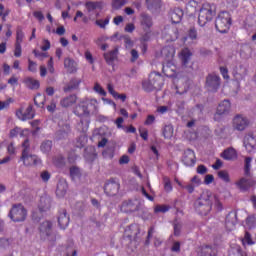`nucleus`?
Returning <instances> with one entry per match:
<instances>
[{
  "label": "nucleus",
  "instance_id": "1",
  "mask_svg": "<svg viewBox=\"0 0 256 256\" xmlns=\"http://www.w3.org/2000/svg\"><path fill=\"white\" fill-rule=\"evenodd\" d=\"M161 54L168 61L166 64H163L162 72L166 77H170L174 79V83H175V79L179 77V73H177V66H175V64L171 62L175 57V49H173L172 47L166 46L162 49Z\"/></svg>",
  "mask_w": 256,
  "mask_h": 256
},
{
  "label": "nucleus",
  "instance_id": "2",
  "mask_svg": "<svg viewBox=\"0 0 256 256\" xmlns=\"http://www.w3.org/2000/svg\"><path fill=\"white\" fill-rule=\"evenodd\" d=\"M213 193L211 190H204L195 202V209L199 215H208L213 209Z\"/></svg>",
  "mask_w": 256,
  "mask_h": 256
},
{
  "label": "nucleus",
  "instance_id": "3",
  "mask_svg": "<svg viewBox=\"0 0 256 256\" xmlns=\"http://www.w3.org/2000/svg\"><path fill=\"white\" fill-rule=\"evenodd\" d=\"M217 14V7L215 4L211 3H204L202 4L199 14H198V25L200 27H205L207 23H210V21H213V17Z\"/></svg>",
  "mask_w": 256,
  "mask_h": 256
},
{
  "label": "nucleus",
  "instance_id": "4",
  "mask_svg": "<svg viewBox=\"0 0 256 256\" xmlns=\"http://www.w3.org/2000/svg\"><path fill=\"white\" fill-rule=\"evenodd\" d=\"M232 19L231 14L227 11H222L218 14L215 20V27L219 33H227L231 29Z\"/></svg>",
  "mask_w": 256,
  "mask_h": 256
},
{
  "label": "nucleus",
  "instance_id": "5",
  "mask_svg": "<svg viewBox=\"0 0 256 256\" xmlns=\"http://www.w3.org/2000/svg\"><path fill=\"white\" fill-rule=\"evenodd\" d=\"M8 217H10L14 223H23V221L27 219V209H25V206L21 203L13 204Z\"/></svg>",
  "mask_w": 256,
  "mask_h": 256
},
{
  "label": "nucleus",
  "instance_id": "6",
  "mask_svg": "<svg viewBox=\"0 0 256 256\" xmlns=\"http://www.w3.org/2000/svg\"><path fill=\"white\" fill-rule=\"evenodd\" d=\"M97 109V100L91 99L90 101H83L77 104L74 108L73 113L77 115V117H89L91 111L89 108Z\"/></svg>",
  "mask_w": 256,
  "mask_h": 256
},
{
  "label": "nucleus",
  "instance_id": "7",
  "mask_svg": "<svg viewBox=\"0 0 256 256\" xmlns=\"http://www.w3.org/2000/svg\"><path fill=\"white\" fill-rule=\"evenodd\" d=\"M119 189H121V184L116 178H111L104 185V192L108 197H115L119 193Z\"/></svg>",
  "mask_w": 256,
  "mask_h": 256
},
{
  "label": "nucleus",
  "instance_id": "8",
  "mask_svg": "<svg viewBox=\"0 0 256 256\" xmlns=\"http://www.w3.org/2000/svg\"><path fill=\"white\" fill-rule=\"evenodd\" d=\"M21 161L25 167H31L33 165H41V159L39 156L35 154H31L30 152H27V150L22 151L21 155Z\"/></svg>",
  "mask_w": 256,
  "mask_h": 256
},
{
  "label": "nucleus",
  "instance_id": "9",
  "mask_svg": "<svg viewBox=\"0 0 256 256\" xmlns=\"http://www.w3.org/2000/svg\"><path fill=\"white\" fill-rule=\"evenodd\" d=\"M232 125L236 131H245L246 128L251 125V121L249 120V118L238 114L233 118Z\"/></svg>",
  "mask_w": 256,
  "mask_h": 256
},
{
  "label": "nucleus",
  "instance_id": "10",
  "mask_svg": "<svg viewBox=\"0 0 256 256\" xmlns=\"http://www.w3.org/2000/svg\"><path fill=\"white\" fill-rule=\"evenodd\" d=\"M206 87L212 93L217 92L219 87H221V77L217 74H209L206 77Z\"/></svg>",
  "mask_w": 256,
  "mask_h": 256
},
{
  "label": "nucleus",
  "instance_id": "11",
  "mask_svg": "<svg viewBox=\"0 0 256 256\" xmlns=\"http://www.w3.org/2000/svg\"><path fill=\"white\" fill-rule=\"evenodd\" d=\"M39 234L40 238L45 240H49L51 235H53V223L51 221H44L39 226Z\"/></svg>",
  "mask_w": 256,
  "mask_h": 256
},
{
  "label": "nucleus",
  "instance_id": "12",
  "mask_svg": "<svg viewBox=\"0 0 256 256\" xmlns=\"http://www.w3.org/2000/svg\"><path fill=\"white\" fill-rule=\"evenodd\" d=\"M192 56H193V53H191V50H189V48L182 49L179 55L180 60L182 61V67L184 69H187L189 67V71L193 69V63H190Z\"/></svg>",
  "mask_w": 256,
  "mask_h": 256
},
{
  "label": "nucleus",
  "instance_id": "13",
  "mask_svg": "<svg viewBox=\"0 0 256 256\" xmlns=\"http://www.w3.org/2000/svg\"><path fill=\"white\" fill-rule=\"evenodd\" d=\"M236 187L240 189V191H249L251 187H255L256 180L255 178H240L237 182H235Z\"/></svg>",
  "mask_w": 256,
  "mask_h": 256
},
{
  "label": "nucleus",
  "instance_id": "14",
  "mask_svg": "<svg viewBox=\"0 0 256 256\" xmlns=\"http://www.w3.org/2000/svg\"><path fill=\"white\" fill-rule=\"evenodd\" d=\"M120 211H122V213H135L139 211V203L135 200H126L122 203Z\"/></svg>",
  "mask_w": 256,
  "mask_h": 256
},
{
  "label": "nucleus",
  "instance_id": "15",
  "mask_svg": "<svg viewBox=\"0 0 256 256\" xmlns=\"http://www.w3.org/2000/svg\"><path fill=\"white\" fill-rule=\"evenodd\" d=\"M141 233V228L138 224H131L125 229V235L130 241H137V237Z\"/></svg>",
  "mask_w": 256,
  "mask_h": 256
},
{
  "label": "nucleus",
  "instance_id": "16",
  "mask_svg": "<svg viewBox=\"0 0 256 256\" xmlns=\"http://www.w3.org/2000/svg\"><path fill=\"white\" fill-rule=\"evenodd\" d=\"M16 117L20 119V121H29L35 117V112H33V106H28L26 111L23 112V108H20L16 111Z\"/></svg>",
  "mask_w": 256,
  "mask_h": 256
},
{
  "label": "nucleus",
  "instance_id": "17",
  "mask_svg": "<svg viewBox=\"0 0 256 256\" xmlns=\"http://www.w3.org/2000/svg\"><path fill=\"white\" fill-rule=\"evenodd\" d=\"M149 77L157 91H161V89H163V85H165L163 75H161L159 72H151Z\"/></svg>",
  "mask_w": 256,
  "mask_h": 256
},
{
  "label": "nucleus",
  "instance_id": "18",
  "mask_svg": "<svg viewBox=\"0 0 256 256\" xmlns=\"http://www.w3.org/2000/svg\"><path fill=\"white\" fill-rule=\"evenodd\" d=\"M243 144L248 153H253L256 147V136L252 133L246 134L243 140Z\"/></svg>",
  "mask_w": 256,
  "mask_h": 256
},
{
  "label": "nucleus",
  "instance_id": "19",
  "mask_svg": "<svg viewBox=\"0 0 256 256\" xmlns=\"http://www.w3.org/2000/svg\"><path fill=\"white\" fill-rule=\"evenodd\" d=\"M69 214H67V210L62 209L59 211V215H58V225L60 227V229H67V227H69Z\"/></svg>",
  "mask_w": 256,
  "mask_h": 256
},
{
  "label": "nucleus",
  "instance_id": "20",
  "mask_svg": "<svg viewBox=\"0 0 256 256\" xmlns=\"http://www.w3.org/2000/svg\"><path fill=\"white\" fill-rule=\"evenodd\" d=\"M237 225V214L229 213L225 219V227L227 231H234L235 226Z\"/></svg>",
  "mask_w": 256,
  "mask_h": 256
},
{
  "label": "nucleus",
  "instance_id": "21",
  "mask_svg": "<svg viewBox=\"0 0 256 256\" xmlns=\"http://www.w3.org/2000/svg\"><path fill=\"white\" fill-rule=\"evenodd\" d=\"M229 111H231V102L224 100L218 105L215 117H217V115H227Z\"/></svg>",
  "mask_w": 256,
  "mask_h": 256
},
{
  "label": "nucleus",
  "instance_id": "22",
  "mask_svg": "<svg viewBox=\"0 0 256 256\" xmlns=\"http://www.w3.org/2000/svg\"><path fill=\"white\" fill-rule=\"evenodd\" d=\"M182 161L186 167H195V152L193 150L185 152Z\"/></svg>",
  "mask_w": 256,
  "mask_h": 256
},
{
  "label": "nucleus",
  "instance_id": "23",
  "mask_svg": "<svg viewBox=\"0 0 256 256\" xmlns=\"http://www.w3.org/2000/svg\"><path fill=\"white\" fill-rule=\"evenodd\" d=\"M119 55V49L115 48L114 50L104 53V59L107 65H111L112 67L115 65V61H117V57Z\"/></svg>",
  "mask_w": 256,
  "mask_h": 256
},
{
  "label": "nucleus",
  "instance_id": "24",
  "mask_svg": "<svg viewBox=\"0 0 256 256\" xmlns=\"http://www.w3.org/2000/svg\"><path fill=\"white\" fill-rule=\"evenodd\" d=\"M38 208L40 213H45L51 209V198L49 196H42L40 198Z\"/></svg>",
  "mask_w": 256,
  "mask_h": 256
},
{
  "label": "nucleus",
  "instance_id": "25",
  "mask_svg": "<svg viewBox=\"0 0 256 256\" xmlns=\"http://www.w3.org/2000/svg\"><path fill=\"white\" fill-rule=\"evenodd\" d=\"M198 255L199 256H217V249L209 245L200 246L198 250Z\"/></svg>",
  "mask_w": 256,
  "mask_h": 256
},
{
  "label": "nucleus",
  "instance_id": "26",
  "mask_svg": "<svg viewBox=\"0 0 256 256\" xmlns=\"http://www.w3.org/2000/svg\"><path fill=\"white\" fill-rule=\"evenodd\" d=\"M183 15V10L181 8H174L170 11V19L174 24L181 23Z\"/></svg>",
  "mask_w": 256,
  "mask_h": 256
},
{
  "label": "nucleus",
  "instance_id": "27",
  "mask_svg": "<svg viewBox=\"0 0 256 256\" xmlns=\"http://www.w3.org/2000/svg\"><path fill=\"white\" fill-rule=\"evenodd\" d=\"M140 25L144 31H149L153 27V19L147 14H141Z\"/></svg>",
  "mask_w": 256,
  "mask_h": 256
},
{
  "label": "nucleus",
  "instance_id": "28",
  "mask_svg": "<svg viewBox=\"0 0 256 256\" xmlns=\"http://www.w3.org/2000/svg\"><path fill=\"white\" fill-rule=\"evenodd\" d=\"M221 157L225 161H233V159H237V151L235 148H228L222 152Z\"/></svg>",
  "mask_w": 256,
  "mask_h": 256
},
{
  "label": "nucleus",
  "instance_id": "29",
  "mask_svg": "<svg viewBox=\"0 0 256 256\" xmlns=\"http://www.w3.org/2000/svg\"><path fill=\"white\" fill-rule=\"evenodd\" d=\"M64 67L68 73H77V62L71 58L64 59Z\"/></svg>",
  "mask_w": 256,
  "mask_h": 256
},
{
  "label": "nucleus",
  "instance_id": "30",
  "mask_svg": "<svg viewBox=\"0 0 256 256\" xmlns=\"http://www.w3.org/2000/svg\"><path fill=\"white\" fill-rule=\"evenodd\" d=\"M24 84L28 89H31V90H36V89H39V87H41V83L39 82V80L34 79L32 77H27L24 80Z\"/></svg>",
  "mask_w": 256,
  "mask_h": 256
},
{
  "label": "nucleus",
  "instance_id": "31",
  "mask_svg": "<svg viewBox=\"0 0 256 256\" xmlns=\"http://www.w3.org/2000/svg\"><path fill=\"white\" fill-rule=\"evenodd\" d=\"M81 85V79L72 78L67 86L64 87V93H69V91H73L75 89H79Z\"/></svg>",
  "mask_w": 256,
  "mask_h": 256
},
{
  "label": "nucleus",
  "instance_id": "32",
  "mask_svg": "<svg viewBox=\"0 0 256 256\" xmlns=\"http://www.w3.org/2000/svg\"><path fill=\"white\" fill-rule=\"evenodd\" d=\"M69 133H71V126H69V124H65L62 130L56 132V139L58 141H61V139H67Z\"/></svg>",
  "mask_w": 256,
  "mask_h": 256
},
{
  "label": "nucleus",
  "instance_id": "33",
  "mask_svg": "<svg viewBox=\"0 0 256 256\" xmlns=\"http://www.w3.org/2000/svg\"><path fill=\"white\" fill-rule=\"evenodd\" d=\"M76 103H77L76 95L67 96L60 101L61 107H71L72 105H75Z\"/></svg>",
  "mask_w": 256,
  "mask_h": 256
},
{
  "label": "nucleus",
  "instance_id": "34",
  "mask_svg": "<svg viewBox=\"0 0 256 256\" xmlns=\"http://www.w3.org/2000/svg\"><path fill=\"white\" fill-rule=\"evenodd\" d=\"M85 7L88 11V13H93V11H95V9H103V2L102 1H89L86 2Z\"/></svg>",
  "mask_w": 256,
  "mask_h": 256
},
{
  "label": "nucleus",
  "instance_id": "35",
  "mask_svg": "<svg viewBox=\"0 0 256 256\" xmlns=\"http://www.w3.org/2000/svg\"><path fill=\"white\" fill-rule=\"evenodd\" d=\"M142 89L146 91V93H151V91H157V88L151 81V77L149 76L147 80L142 81Z\"/></svg>",
  "mask_w": 256,
  "mask_h": 256
},
{
  "label": "nucleus",
  "instance_id": "36",
  "mask_svg": "<svg viewBox=\"0 0 256 256\" xmlns=\"http://www.w3.org/2000/svg\"><path fill=\"white\" fill-rule=\"evenodd\" d=\"M142 89L146 91V93H151V91H157V88L151 81V77L149 76L147 80L142 81Z\"/></svg>",
  "mask_w": 256,
  "mask_h": 256
},
{
  "label": "nucleus",
  "instance_id": "37",
  "mask_svg": "<svg viewBox=\"0 0 256 256\" xmlns=\"http://www.w3.org/2000/svg\"><path fill=\"white\" fill-rule=\"evenodd\" d=\"M228 256H247V252L243 251L241 246H234L229 249Z\"/></svg>",
  "mask_w": 256,
  "mask_h": 256
},
{
  "label": "nucleus",
  "instance_id": "38",
  "mask_svg": "<svg viewBox=\"0 0 256 256\" xmlns=\"http://www.w3.org/2000/svg\"><path fill=\"white\" fill-rule=\"evenodd\" d=\"M251 161L253 158L246 157L244 162V175L245 177H251Z\"/></svg>",
  "mask_w": 256,
  "mask_h": 256
},
{
  "label": "nucleus",
  "instance_id": "39",
  "mask_svg": "<svg viewBox=\"0 0 256 256\" xmlns=\"http://www.w3.org/2000/svg\"><path fill=\"white\" fill-rule=\"evenodd\" d=\"M45 101H46V98H45V95L43 94H37L34 97V105H36V107H40V108L45 107Z\"/></svg>",
  "mask_w": 256,
  "mask_h": 256
},
{
  "label": "nucleus",
  "instance_id": "40",
  "mask_svg": "<svg viewBox=\"0 0 256 256\" xmlns=\"http://www.w3.org/2000/svg\"><path fill=\"white\" fill-rule=\"evenodd\" d=\"M67 194V184L59 183L56 188L57 197H65Z\"/></svg>",
  "mask_w": 256,
  "mask_h": 256
},
{
  "label": "nucleus",
  "instance_id": "41",
  "mask_svg": "<svg viewBox=\"0 0 256 256\" xmlns=\"http://www.w3.org/2000/svg\"><path fill=\"white\" fill-rule=\"evenodd\" d=\"M53 148V142L51 140H45L40 146L42 153H49Z\"/></svg>",
  "mask_w": 256,
  "mask_h": 256
},
{
  "label": "nucleus",
  "instance_id": "42",
  "mask_svg": "<svg viewBox=\"0 0 256 256\" xmlns=\"http://www.w3.org/2000/svg\"><path fill=\"white\" fill-rule=\"evenodd\" d=\"M23 39H25V33H23V28L21 26H18L16 28V44L21 45L23 43Z\"/></svg>",
  "mask_w": 256,
  "mask_h": 256
},
{
  "label": "nucleus",
  "instance_id": "43",
  "mask_svg": "<svg viewBox=\"0 0 256 256\" xmlns=\"http://www.w3.org/2000/svg\"><path fill=\"white\" fill-rule=\"evenodd\" d=\"M53 163L55 167L62 168L65 165V158L61 154L56 155L53 158Z\"/></svg>",
  "mask_w": 256,
  "mask_h": 256
},
{
  "label": "nucleus",
  "instance_id": "44",
  "mask_svg": "<svg viewBox=\"0 0 256 256\" xmlns=\"http://www.w3.org/2000/svg\"><path fill=\"white\" fill-rule=\"evenodd\" d=\"M148 9H159L161 7V0H146Z\"/></svg>",
  "mask_w": 256,
  "mask_h": 256
},
{
  "label": "nucleus",
  "instance_id": "45",
  "mask_svg": "<svg viewBox=\"0 0 256 256\" xmlns=\"http://www.w3.org/2000/svg\"><path fill=\"white\" fill-rule=\"evenodd\" d=\"M218 177H219V179L224 181V183H230L231 182V178H230L229 172H227V170H220L218 172Z\"/></svg>",
  "mask_w": 256,
  "mask_h": 256
},
{
  "label": "nucleus",
  "instance_id": "46",
  "mask_svg": "<svg viewBox=\"0 0 256 256\" xmlns=\"http://www.w3.org/2000/svg\"><path fill=\"white\" fill-rule=\"evenodd\" d=\"M70 177L72 179H79L81 177V170L77 166L70 167Z\"/></svg>",
  "mask_w": 256,
  "mask_h": 256
},
{
  "label": "nucleus",
  "instance_id": "47",
  "mask_svg": "<svg viewBox=\"0 0 256 256\" xmlns=\"http://www.w3.org/2000/svg\"><path fill=\"white\" fill-rule=\"evenodd\" d=\"M163 183H164V190L166 191V193H171V191H173V185L171 184V179L165 176L163 177Z\"/></svg>",
  "mask_w": 256,
  "mask_h": 256
},
{
  "label": "nucleus",
  "instance_id": "48",
  "mask_svg": "<svg viewBox=\"0 0 256 256\" xmlns=\"http://www.w3.org/2000/svg\"><path fill=\"white\" fill-rule=\"evenodd\" d=\"M242 245H255L251 233L245 232L244 238L242 239Z\"/></svg>",
  "mask_w": 256,
  "mask_h": 256
},
{
  "label": "nucleus",
  "instance_id": "49",
  "mask_svg": "<svg viewBox=\"0 0 256 256\" xmlns=\"http://www.w3.org/2000/svg\"><path fill=\"white\" fill-rule=\"evenodd\" d=\"M171 209L169 205H156L154 207V213H167Z\"/></svg>",
  "mask_w": 256,
  "mask_h": 256
},
{
  "label": "nucleus",
  "instance_id": "50",
  "mask_svg": "<svg viewBox=\"0 0 256 256\" xmlns=\"http://www.w3.org/2000/svg\"><path fill=\"white\" fill-rule=\"evenodd\" d=\"M109 21H111V18L108 16L104 20L103 19L96 20L95 25L100 27V29H105Z\"/></svg>",
  "mask_w": 256,
  "mask_h": 256
},
{
  "label": "nucleus",
  "instance_id": "51",
  "mask_svg": "<svg viewBox=\"0 0 256 256\" xmlns=\"http://www.w3.org/2000/svg\"><path fill=\"white\" fill-rule=\"evenodd\" d=\"M163 136L165 139H170V137H173V127L166 125L163 129Z\"/></svg>",
  "mask_w": 256,
  "mask_h": 256
},
{
  "label": "nucleus",
  "instance_id": "52",
  "mask_svg": "<svg viewBox=\"0 0 256 256\" xmlns=\"http://www.w3.org/2000/svg\"><path fill=\"white\" fill-rule=\"evenodd\" d=\"M93 90H94L96 93H98V95H101L102 97H107V92L105 91V89H103L102 86H100L99 83L96 82V83L94 84Z\"/></svg>",
  "mask_w": 256,
  "mask_h": 256
},
{
  "label": "nucleus",
  "instance_id": "53",
  "mask_svg": "<svg viewBox=\"0 0 256 256\" xmlns=\"http://www.w3.org/2000/svg\"><path fill=\"white\" fill-rule=\"evenodd\" d=\"M33 54L40 61H43V59H46L47 57H49V53H47V52H39L38 50H33Z\"/></svg>",
  "mask_w": 256,
  "mask_h": 256
},
{
  "label": "nucleus",
  "instance_id": "54",
  "mask_svg": "<svg viewBox=\"0 0 256 256\" xmlns=\"http://www.w3.org/2000/svg\"><path fill=\"white\" fill-rule=\"evenodd\" d=\"M155 233V226H151L148 229V234H147V238L145 241V245H149L151 243V239H153V234Z\"/></svg>",
  "mask_w": 256,
  "mask_h": 256
},
{
  "label": "nucleus",
  "instance_id": "55",
  "mask_svg": "<svg viewBox=\"0 0 256 256\" xmlns=\"http://www.w3.org/2000/svg\"><path fill=\"white\" fill-rule=\"evenodd\" d=\"M28 71L30 73H37V64L31 59H28Z\"/></svg>",
  "mask_w": 256,
  "mask_h": 256
},
{
  "label": "nucleus",
  "instance_id": "56",
  "mask_svg": "<svg viewBox=\"0 0 256 256\" xmlns=\"http://www.w3.org/2000/svg\"><path fill=\"white\" fill-rule=\"evenodd\" d=\"M125 3H127V0H114L112 2V7L113 9H121Z\"/></svg>",
  "mask_w": 256,
  "mask_h": 256
},
{
  "label": "nucleus",
  "instance_id": "57",
  "mask_svg": "<svg viewBox=\"0 0 256 256\" xmlns=\"http://www.w3.org/2000/svg\"><path fill=\"white\" fill-rule=\"evenodd\" d=\"M220 73H221L223 79H225L226 81H229V79H230V77H229V69H227V67L221 66L220 67Z\"/></svg>",
  "mask_w": 256,
  "mask_h": 256
},
{
  "label": "nucleus",
  "instance_id": "58",
  "mask_svg": "<svg viewBox=\"0 0 256 256\" xmlns=\"http://www.w3.org/2000/svg\"><path fill=\"white\" fill-rule=\"evenodd\" d=\"M188 37L192 41H195L197 39V29H195V27H192V28L189 29Z\"/></svg>",
  "mask_w": 256,
  "mask_h": 256
},
{
  "label": "nucleus",
  "instance_id": "59",
  "mask_svg": "<svg viewBox=\"0 0 256 256\" xmlns=\"http://www.w3.org/2000/svg\"><path fill=\"white\" fill-rule=\"evenodd\" d=\"M13 103V99L9 98L6 101H0V111H3V109H7L9 105Z\"/></svg>",
  "mask_w": 256,
  "mask_h": 256
},
{
  "label": "nucleus",
  "instance_id": "60",
  "mask_svg": "<svg viewBox=\"0 0 256 256\" xmlns=\"http://www.w3.org/2000/svg\"><path fill=\"white\" fill-rule=\"evenodd\" d=\"M207 166L200 164L198 165L197 169H196V173H198V175H205L207 173Z\"/></svg>",
  "mask_w": 256,
  "mask_h": 256
},
{
  "label": "nucleus",
  "instance_id": "61",
  "mask_svg": "<svg viewBox=\"0 0 256 256\" xmlns=\"http://www.w3.org/2000/svg\"><path fill=\"white\" fill-rule=\"evenodd\" d=\"M47 67H48L49 73H51V74L55 73L53 57H50V59L48 60Z\"/></svg>",
  "mask_w": 256,
  "mask_h": 256
},
{
  "label": "nucleus",
  "instance_id": "62",
  "mask_svg": "<svg viewBox=\"0 0 256 256\" xmlns=\"http://www.w3.org/2000/svg\"><path fill=\"white\" fill-rule=\"evenodd\" d=\"M181 229H182V226L180 223H175L174 224V235L175 237H179V235H181Z\"/></svg>",
  "mask_w": 256,
  "mask_h": 256
},
{
  "label": "nucleus",
  "instance_id": "63",
  "mask_svg": "<svg viewBox=\"0 0 256 256\" xmlns=\"http://www.w3.org/2000/svg\"><path fill=\"white\" fill-rule=\"evenodd\" d=\"M155 123V116L154 115H148L144 125H153Z\"/></svg>",
  "mask_w": 256,
  "mask_h": 256
},
{
  "label": "nucleus",
  "instance_id": "64",
  "mask_svg": "<svg viewBox=\"0 0 256 256\" xmlns=\"http://www.w3.org/2000/svg\"><path fill=\"white\" fill-rule=\"evenodd\" d=\"M21 53H22L21 44L15 43L14 55L16 57H21Z\"/></svg>",
  "mask_w": 256,
  "mask_h": 256
}]
</instances>
